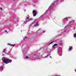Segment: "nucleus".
Segmentation results:
<instances>
[{"label": "nucleus", "mask_w": 76, "mask_h": 76, "mask_svg": "<svg viewBox=\"0 0 76 76\" xmlns=\"http://www.w3.org/2000/svg\"><path fill=\"white\" fill-rule=\"evenodd\" d=\"M58 1H63L64 0H55L49 7L48 9L46 12V13H50L51 12L54 11V10L56 9V7L54 5L56 4H58Z\"/></svg>", "instance_id": "obj_1"}, {"label": "nucleus", "mask_w": 76, "mask_h": 76, "mask_svg": "<svg viewBox=\"0 0 76 76\" xmlns=\"http://www.w3.org/2000/svg\"><path fill=\"white\" fill-rule=\"evenodd\" d=\"M2 60L4 63H6V64H8V63H11L12 61V60L9 59V58L4 57L2 58Z\"/></svg>", "instance_id": "obj_2"}, {"label": "nucleus", "mask_w": 76, "mask_h": 76, "mask_svg": "<svg viewBox=\"0 0 76 76\" xmlns=\"http://www.w3.org/2000/svg\"><path fill=\"white\" fill-rule=\"evenodd\" d=\"M74 22L75 20H72L71 21L69 24L66 25V26L64 28L65 29H67V28H72V25H73Z\"/></svg>", "instance_id": "obj_3"}, {"label": "nucleus", "mask_w": 76, "mask_h": 76, "mask_svg": "<svg viewBox=\"0 0 76 76\" xmlns=\"http://www.w3.org/2000/svg\"><path fill=\"white\" fill-rule=\"evenodd\" d=\"M62 52V48L61 47H59L58 49V51L57 52V53L60 56H62V53H61Z\"/></svg>", "instance_id": "obj_4"}, {"label": "nucleus", "mask_w": 76, "mask_h": 76, "mask_svg": "<svg viewBox=\"0 0 76 76\" xmlns=\"http://www.w3.org/2000/svg\"><path fill=\"white\" fill-rule=\"evenodd\" d=\"M32 20V19L31 18H29L27 17L26 18V21H25L24 23L23 24H26L27 22H29L31 21V20Z\"/></svg>", "instance_id": "obj_5"}, {"label": "nucleus", "mask_w": 76, "mask_h": 76, "mask_svg": "<svg viewBox=\"0 0 76 76\" xmlns=\"http://www.w3.org/2000/svg\"><path fill=\"white\" fill-rule=\"evenodd\" d=\"M32 13L33 14V16H35L37 15V11L35 10H34L33 11Z\"/></svg>", "instance_id": "obj_6"}, {"label": "nucleus", "mask_w": 76, "mask_h": 76, "mask_svg": "<svg viewBox=\"0 0 76 76\" xmlns=\"http://www.w3.org/2000/svg\"><path fill=\"white\" fill-rule=\"evenodd\" d=\"M67 19H68V17L65 18L63 20V23H66V22L67 21L66 20H67Z\"/></svg>", "instance_id": "obj_7"}, {"label": "nucleus", "mask_w": 76, "mask_h": 76, "mask_svg": "<svg viewBox=\"0 0 76 76\" xmlns=\"http://www.w3.org/2000/svg\"><path fill=\"white\" fill-rule=\"evenodd\" d=\"M50 53H51V52H48L47 53L48 55L47 56H45L44 58H46V57H47L48 56H50Z\"/></svg>", "instance_id": "obj_8"}, {"label": "nucleus", "mask_w": 76, "mask_h": 76, "mask_svg": "<svg viewBox=\"0 0 76 76\" xmlns=\"http://www.w3.org/2000/svg\"><path fill=\"white\" fill-rule=\"evenodd\" d=\"M3 70V66H0V72H2Z\"/></svg>", "instance_id": "obj_9"}, {"label": "nucleus", "mask_w": 76, "mask_h": 76, "mask_svg": "<svg viewBox=\"0 0 76 76\" xmlns=\"http://www.w3.org/2000/svg\"><path fill=\"white\" fill-rule=\"evenodd\" d=\"M38 26V23L35 24L34 26L33 27H37V26Z\"/></svg>", "instance_id": "obj_10"}, {"label": "nucleus", "mask_w": 76, "mask_h": 76, "mask_svg": "<svg viewBox=\"0 0 76 76\" xmlns=\"http://www.w3.org/2000/svg\"><path fill=\"white\" fill-rule=\"evenodd\" d=\"M57 44H55L52 47V49H54V47H55V46H57Z\"/></svg>", "instance_id": "obj_11"}, {"label": "nucleus", "mask_w": 76, "mask_h": 76, "mask_svg": "<svg viewBox=\"0 0 76 76\" xmlns=\"http://www.w3.org/2000/svg\"><path fill=\"white\" fill-rule=\"evenodd\" d=\"M73 48L72 46H69V51H71L72 49Z\"/></svg>", "instance_id": "obj_12"}, {"label": "nucleus", "mask_w": 76, "mask_h": 76, "mask_svg": "<svg viewBox=\"0 0 76 76\" xmlns=\"http://www.w3.org/2000/svg\"><path fill=\"white\" fill-rule=\"evenodd\" d=\"M3 52V53H6V49H4Z\"/></svg>", "instance_id": "obj_13"}, {"label": "nucleus", "mask_w": 76, "mask_h": 76, "mask_svg": "<svg viewBox=\"0 0 76 76\" xmlns=\"http://www.w3.org/2000/svg\"><path fill=\"white\" fill-rule=\"evenodd\" d=\"M74 36L75 38H76V34H74Z\"/></svg>", "instance_id": "obj_14"}, {"label": "nucleus", "mask_w": 76, "mask_h": 76, "mask_svg": "<svg viewBox=\"0 0 76 76\" xmlns=\"http://www.w3.org/2000/svg\"><path fill=\"white\" fill-rule=\"evenodd\" d=\"M25 39H28V37H25Z\"/></svg>", "instance_id": "obj_15"}, {"label": "nucleus", "mask_w": 76, "mask_h": 76, "mask_svg": "<svg viewBox=\"0 0 76 76\" xmlns=\"http://www.w3.org/2000/svg\"><path fill=\"white\" fill-rule=\"evenodd\" d=\"M16 45L14 44V45H10L11 46H12V47H14L15 45Z\"/></svg>", "instance_id": "obj_16"}, {"label": "nucleus", "mask_w": 76, "mask_h": 76, "mask_svg": "<svg viewBox=\"0 0 76 76\" xmlns=\"http://www.w3.org/2000/svg\"><path fill=\"white\" fill-rule=\"evenodd\" d=\"M8 31V30H5V32H6V33H7V34H8V31Z\"/></svg>", "instance_id": "obj_17"}, {"label": "nucleus", "mask_w": 76, "mask_h": 76, "mask_svg": "<svg viewBox=\"0 0 76 76\" xmlns=\"http://www.w3.org/2000/svg\"><path fill=\"white\" fill-rule=\"evenodd\" d=\"M55 42V41H53L52 42H51L50 44H49V45L50 44H52L53 43V42Z\"/></svg>", "instance_id": "obj_18"}, {"label": "nucleus", "mask_w": 76, "mask_h": 76, "mask_svg": "<svg viewBox=\"0 0 76 76\" xmlns=\"http://www.w3.org/2000/svg\"><path fill=\"white\" fill-rule=\"evenodd\" d=\"M29 58V57L28 56H26V59H28Z\"/></svg>", "instance_id": "obj_19"}, {"label": "nucleus", "mask_w": 76, "mask_h": 76, "mask_svg": "<svg viewBox=\"0 0 76 76\" xmlns=\"http://www.w3.org/2000/svg\"><path fill=\"white\" fill-rule=\"evenodd\" d=\"M15 19H17V18H18V17H17V16H15Z\"/></svg>", "instance_id": "obj_20"}, {"label": "nucleus", "mask_w": 76, "mask_h": 76, "mask_svg": "<svg viewBox=\"0 0 76 76\" xmlns=\"http://www.w3.org/2000/svg\"><path fill=\"white\" fill-rule=\"evenodd\" d=\"M0 10H2V8L1 7L0 8Z\"/></svg>", "instance_id": "obj_21"}, {"label": "nucleus", "mask_w": 76, "mask_h": 76, "mask_svg": "<svg viewBox=\"0 0 76 76\" xmlns=\"http://www.w3.org/2000/svg\"><path fill=\"white\" fill-rule=\"evenodd\" d=\"M45 32V31H43V33H44Z\"/></svg>", "instance_id": "obj_22"}, {"label": "nucleus", "mask_w": 76, "mask_h": 76, "mask_svg": "<svg viewBox=\"0 0 76 76\" xmlns=\"http://www.w3.org/2000/svg\"><path fill=\"white\" fill-rule=\"evenodd\" d=\"M66 30H64V31L66 32Z\"/></svg>", "instance_id": "obj_23"}, {"label": "nucleus", "mask_w": 76, "mask_h": 76, "mask_svg": "<svg viewBox=\"0 0 76 76\" xmlns=\"http://www.w3.org/2000/svg\"><path fill=\"white\" fill-rule=\"evenodd\" d=\"M24 11H25H25H26V10H25Z\"/></svg>", "instance_id": "obj_24"}, {"label": "nucleus", "mask_w": 76, "mask_h": 76, "mask_svg": "<svg viewBox=\"0 0 76 76\" xmlns=\"http://www.w3.org/2000/svg\"><path fill=\"white\" fill-rule=\"evenodd\" d=\"M34 55L35 56H36V55Z\"/></svg>", "instance_id": "obj_25"}, {"label": "nucleus", "mask_w": 76, "mask_h": 76, "mask_svg": "<svg viewBox=\"0 0 76 76\" xmlns=\"http://www.w3.org/2000/svg\"><path fill=\"white\" fill-rule=\"evenodd\" d=\"M52 19H54V18H52Z\"/></svg>", "instance_id": "obj_26"}, {"label": "nucleus", "mask_w": 76, "mask_h": 76, "mask_svg": "<svg viewBox=\"0 0 76 76\" xmlns=\"http://www.w3.org/2000/svg\"><path fill=\"white\" fill-rule=\"evenodd\" d=\"M50 58H51V56H50Z\"/></svg>", "instance_id": "obj_27"}, {"label": "nucleus", "mask_w": 76, "mask_h": 76, "mask_svg": "<svg viewBox=\"0 0 76 76\" xmlns=\"http://www.w3.org/2000/svg\"><path fill=\"white\" fill-rule=\"evenodd\" d=\"M75 72H76V69H75Z\"/></svg>", "instance_id": "obj_28"}, {"label": "nucleus", "mask_w": 76, "mask_h": 76, "mask_svg": "<svg viewBox=\"0 0 76 76\" xmlns=\"http://www.w3.org/2000/svg\"><path fill=\"white\" fill-rule=\"evenodd\" d=\"M8 45H10V44H8Z\"/></svg>", "instance_id": "obj_29"}, {"label": "nucleus", "mask_w": 76, "mask_h": 76, "mask_svg": "<svg viewBox=\"0 0 76 76\" xmlns=\"http://www.w3.org/2000/svg\"><path fill=\"white\" fill-rule=\"evenodd\" d=\"M23 26V24H22V25Z\"/></svg>", "instance_id": "obj_30"}, {"label": "nucleus", "mask_w": 76, "mask_h": 76, "mask_svg": "<svg viewBox=\"0 0 76 76\" xmlns=\"http://www.w3.org/2000/svg\"><path fill=\"white\" fill-rule=\"evenodd\" d=\"M46 50H47V49H46Z\"/></svg>", "instance_id": "obj_31"}]
</instances>
